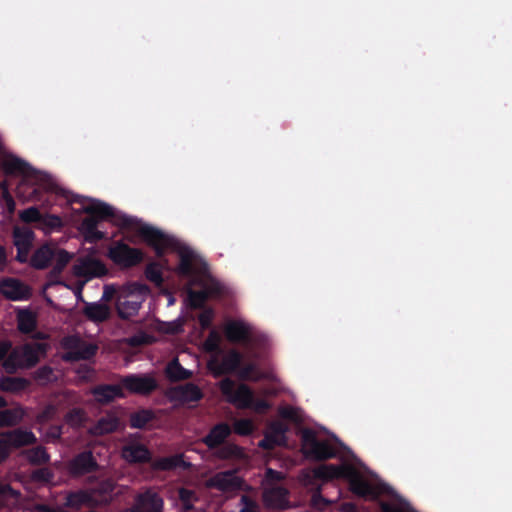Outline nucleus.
I'll list each match as a JSON object with an SVG mask.
<instances>
[{"label": "nucleus", "instance_id": "1", "mask_svg": "<svg viewBox=\"0 0 512 512\" xmlns=\"http://www.w3.org/2000/svg\"><path fill=\"white\" fill-rule=\"evenodd\" d=\"M63 196L68 203L79 204V208L73 209L75 214L85 213L89 215L77 227V230L86 242L95 243L104 239L106 233L101 231L98 225L100 221L110 219L118 226L137 230L143 240L158 255L169 252L177 253L180 260L179 272L183 275L194 276L195 282L199 278L200 284L204 286V290L201 292H189V300L192 305L197 306L207 296L218 292V288L214 287V279L208 274L204 260L185 244L153 226L139 223L137 220L122 214L98 199L75 195L70 192H63Z\"/></svg>", "mask_w": 512, "mask_h": 512}, {"label": "nucleus", "instance_id": "2", "mask_svg": "<svg viewBox=\"0 0 512 512\" xmlns=\"http://www.w3.org/2000/svg\"><path fill=\"white\" fill-rule=\"evenodd\" d=\"M314 476L321 479L345 478L351 491L361 497L374 499L382 494L389 495L388 502H382V512H414L409 503L392 488L380 482L354 455L340 465L324 464L315 468Z\"/></svg>", "mask_w": 512, "mask_h": 512}, {"label": "nucleus", "instance_id": "3", "mask_svg": "<svg viewBox=\"0 0 512 512\" xmlns=\"http://www.w3.org/2000/svg\"><path fill=\"white\" fill-rule=\"evenodd\" d=\"M0 164L6 174L22 178L17 187V194L24 201L34 199L38 189L46 188L42 184L45 176L14 154L3 151L0 154Z\"/></svg>", "mask_w": 512, "mask_h": 512}, {"label": "nucleus", "instance_id": "4", "mask_svg": "<svg viewBox=\"0 0 512 512\" xmlns=\"http://www.w3.org/2000/svg\"><path fill=\"white\" fill-rule=\"evenodd\" d=\"M149 294V288L142 283H127L119 288L105 286L102 299L109 301L116 297L117 311L122 318L136 315Z\"/></svg>", "mask_w": 512, "mask_h": 512}, {"label": "nucleus", "instance_id": "5", "mask_svg": "<svg viewBox=\"0 0 512 512\" xmlns=\"http://www.w3.org/2000/svg\"><path fill=\"white\" fill-rule=\"evenodd\" d=\"M301 449L307 458L324 459L336 454V447L342 443L335 435L324 437L320 431L301 430Z\"/></svg>", "mask_w": 512, "mask_h": 512}, {"label": "nucleus", "instance_id": "6", "mask_svg": "<svg viewBox=\"0 0 512 512\" xmlns=\"http://www.w3.org/2000/svg\"><path fill=\"white\" fill-rule=\"evenodd\" d=\"M220 389L226 400L238 408H251L257 413H262L270 407L266 400H254V393L248 386H236L228 378L220 382Z\"/></svg>", "mask_w": 512, "mask_h": 512}, {"label": "nucleus", "instance_id": "7", "mask_svg": "<svg viewBox=\"0 0 512 512\" xmlns=\"http://www.w3.org/2000/svg\"><path fill=\"white\" fill-rule=\"evenodd\" d=\"M46 350L47 345L44 343L26 344L17 347L3 362V367L9 373L20 368H29L38 362L40 357L46 353Z\"/></svg>", "mask_w": 512, "mask_h": 512}, {"label": "nucleus", "instance_id": "8", "mask_svg": "<svg viewBox=\"0 0 512 512\" xmlns=\"http://www.w3.org/2000/svg\"><path fill=\"white\" fill-rule=\"evenodd\" d=\"M284 478L283 473L268 469L263 482L264 494L263 499L265 504L270 508H285L288 504L287 490L283 487L273 486L274 481H279Z\"/></svg>", "mask_w": 512, "mask_h": 512}, {"label": "nucleus", "instance_id": "9", "mask_svg": "<svg viewBox=\"0 0 512 512\" xmlns=\"http://www.w3.org/2000/svg\"><path fill=\"white\" fill-rule=\"evenodd\" d=\"M73 275L86 283L92 278L101 277L107 273L106 266L96 257L88 255L80 257L72 268Z\"/></svg>", "mask_w": 512, "mask_h": 512}, {"label": "nucleus", "instance_id": "10", "mask_svg": "<svg viewBox=\"0 0 512 512\" xmlns=\"http://www.w3.org/2000/svg\"><path fill=\"white\" fill-rule=\"evenodd\" d=\"M62 346L66 350L63 359L67 361L88 359L96 352V346L90 342H86L77 336H70L62 341Z\"/></svg>", "mask_w": 512, "mask_h": 512}, {"label": "nucleus", "instance_id": "11", "mask_svg": "<svg viewBox=\"0 0 512 512\" xmlns=\"http://www.w3.org/2000/svg\"><path fill=\"white\" fill-rule=\"evenodd\" d=\"M109 258L117 265L131 267L143 260V253L137 248H131L124 243H116L108 251Z\"/></svg>", "mask_w": 512, "mask_h": 512}, {"label": "nucleus", "instance_id": "12", "mask_svg": "<svg viewBox=\"0 0 512 512\" xmlns=\"http://www.w3.org/2000/svg\"><path fill=\"white\" fill-rule=\"evenodd\" d=\"M287 427L279 422H271L264 431V439L259 442L263 449H273L286 444Z\"/></svg>", "mask_w": 512, "mask_h": 512}, {"label": "nucleus", "instance_id": "13", "mask_svg": "<svg viewBox=\"0 0 512 512\" xmlns=\"http://www.w3.org/2000/svg\"><path fill=\"white\" fill-rule=\"evenodd\" d=\"M122 385L132 393L148 394L156 389L157 380L151 374L130 375L123 378Z\"/></svg>", "mask_w": 512, "mask_h": 512}, {"label": "nucleus", "instance_id": "14", "mask_svg": "<svg viewBox=\"0 0 512 512\" xmlns=\"http://www.w3.org/2000/svg\"><path fill=\"white\" fill-rule=\"evenodd\" d=\"M13 238L17 248L16 259L21 263L27 262L34 241V233L29 228L15 227Z\"/></svg>", "mask_w": 512, "mask_h": 512}, {"label": "nucleus", "instance_id": "15", "mask_svg": "<svg viewBox=\"0 0 512 512\" xmlns=\"http://www.w3.org/2000/svg\"><path fill=\"white\" fill-rule=\"evenodd\" d=\"M241 360L242 356L233 350L224 357L222 362L219 361L218 356L212 357L208 362V369L214 376H219L234 371L239 366Z\"/></svg>", "mask_w": 512, "mask_h": 512}, {"label": "nucleus", "instance_id": "16", "mask_svg": "<svg viewBox=\"0 0 512 512\" xmlns=\"http://www.w3.org/2000/svg\"><path fill=\"white\" fill-rule=\"evenodd\" d=\"M224 332L231 342H245L253 333L252 327L243 320H229L224 325Z\"/></svg>", "mask_w": 512, "mask_h": 512}, {"label": "nucleus", "instance_id": "17", "mask_svg": "<svg viewBox=\"0 0 512 512\" xmlns=\"http://www.w3.org/2000/svg\"><path fill=\"white\" fill-rule=\"evenodd\" d=\"M206 486L216 488L223 492H231L240 488L241 479L235 472L228 471L216 474L207 481Z\"/></svg>", "mask_w": 512, "mask_h": 512}, {"label": "nucleus", "instance_id": "18", "mask_svg": "<svg viewBox=\"0 0 512 512\" xmlns=\"http://www.w3.org/2000/svg\"><path fill=\"white\" fill-rule=\"evenodd\" d=\"M122 458L129 463H143L151 459L148 448L139 442L125 444L121 451Z\"/></svg>", "mask_w": 512, "mask_h": 512}, {"label": "nucleus", "instance_id": "19", "mask_svg": "<svg viewBox=\"0 0 512 512\" xmlns=\"http://www.w3.org/2000/svg\"><path fill=\"white\" fill-rule=\"evenodd\" d=\"M201 396L199 388L193 384L175 387L169 393L170 399L179 404L196 402L201 398Z\"/></svg>", "mask_w": 512, "mask_h": 512}, {"label": "nucleus", "instance_id": "20", "mask_svg": "<svg viewBox=\"0 0 512 512\" xmlns=\"http://www.w3.org/2000/svg\"><path fill=\"white\" fill-rule=\"evenodd\" d=\"M163 508L162 499L155 493L148 491L137 498L133 512H161Z\"/></svg>", "mask_w": 512, "mask_h": 512}, {"label": "nucleus", "instance_id": "21", "mask_svg": "<svg viewBox=\"0 0 512 512\" xmlns=\"http://www.w3.org/2000/svg\"><path fill=\"white\" fill-rule=\"evenodd\" d=\"M1 293L11 300H22L29 296L27 286L16 279H6L0 284Z\"/></svg>", "mask_w": 512, "mask_h": 512}, {"label": "nucleus", "instance_id": "22", "mask_svg": "<svg viewBox=\"0 0 512 512\" xmlns=\"http://www.w3.org/2000/svg\"><path fill=\"white\" fill-rule=\"evenodd\" d=\"M8 451L11 448H19L22 446L35 443L36 436L30 430L17 429L4 434Z\"/></svg>", "mask_w": 512, "mask_h": 512}, {"label": "nucleus", "instance_id": "23", "mask_svg": "<svg viewBox=\"0 0 512 512\" xmlns=\"http://www.w3.org/2000/svg\"><path fill=\"white\" fill-rule=\"evenodd\" d=\"M190 466L189 462H186L183 454H176L168 457L160 458L152 463V467L155 470H173L176 468H187Z\"/></svg>", "mask_w": 512, "mask_h": 512}, {"label": "nucleus", "instance_id": "24", "mask_svg": "<svg viewBox=\"0 0 512 512\" xmlns=\"http://www.w3.org/2000/svg\"><path fill=\"white\" fill-rule=\"evenodd\" d=\"M54 246L43 245L38 248L30 259V263L34 268L43 269L52 261Z\"/></svg>", "mask_w": 512, "mask_h": 512}, {"label": "nucleus", "instance_id": "25", "mask_svg": "<svg viewBox=\"0 0 512 512\" xmlns=\"http://www.w3.org/2000/svg\"><path fill=\"white\" fill-rule=\"evenodd\" d=\"M96 463L90 452L78 455L71 463L70 469L74 474H83L93 470Z\"/></svg>", "mask_w": 512, "mask_h": 512}, {"label": "nucleus", "instance_id": "26", "mask_svg": "<svg viewBox=\"0 0 512 512\" xmlns=\"http://www.w3.org/2000/svg\"><path fill=\"white\" fill-rule=\"evenodd\" d=\"M96 400L100 403H108L115 398L121 397V388L116 385H107L93 390Z\"/></svg>", "mask_w": 512, "mask_h": 512}, {"label": "nucleus", "instance_id": "27", "mask_svg": "<svg viewBox=\"0 0 512 512\" xmlns=\"http://www.w3.org/2000/svg\"><path fill=\"white\" fill-rule=\"evenodd\" d=\"M85 314L92 321L101 322L108 318L110 309L105 303L96 302L86 306Z\"/></svg>", "mask_w": 512, "mask_h": 512}, {"label": "nucleus", "instance_id": "28", "mask_svg": "<svg viewBox=\"0 0 512 512\" xmlns=\"http://www.w3.org/2000/svg\"><path fill=\"white\" fill-rule=\"evenodd\" d=\"M24 417V410L21 407H14L0 411V427L14 426Z\"/></svg>", "mask_w": 512, "mask_h": 512}, {"label": "nucleus", "instance_id": "29", "mask_svg": "<svg viewBox=\"0 0 512 512\" xmlns=\"http://www.w3.org/2000/svg\"><path fill=\"white\" fill-rule=\"evenodd\" d=\"M230 428L226 424H219L215 426L211 432L206 436L205 443L209 447H215L222 443L225 438L229 435Z\"/></svg>", "mask_w": 512, "mask_h": 512}, {"label": "nucleus", "instance_id": "30", "mask_svg": "<svg viewBox=\"0 0 512 512\" xmlns=\"http://www.w3.org/2000/svg\"><path fill=\"white\" fill-rule=\"evenodd\" d=\"M63 227L62 219L57 215H42L39 228L46 234L59 231Z\"/></svg>", "mask_w": 512, "mask_h": 512}, {"label": "nucleus", "instance_id": "31", "mask_svg": "<svg viewBox=\"0 0 512 512\" xmlns=\"http://www.w3.org/2000/svg\"><path fill=\"white\" fill-rule=\"evenodd\" d=\"M18 328L22 332H30L36 325V315L29 310H19L17 313Z\"/></svg>", "mask_w": 512, "mask_h": 512}, {"label": "nucleus", "instance_id": "32", "mask_svg": "<svg viewBox=\"0 0 512 512\" xmlns=\"http://www.w3.org/2000/svg\"><path fill=\"white\" fill-rule=\"evenodd\" d=\"M166 374L170 379L183 380L189 378L192 375V372L183 368L178 359H174L166 367Z\"/></svg>", "mask_w": 512, "mask_h": 512}, {"label": "nucleus", "instance_id": "33", "mask_svg": "<svg viewBox=\"0 0 512 512\" xmlns=\"http://www.w3.org/2000/svg\"><path fill=\"white\" fill-rule=\"evenodd\" d=\"M72 258L73 254L64 249L54 247L52 256V261L55 264L54 271L60 273Z\"/></svg>", "mask_w": 512, "mask_h": 512}, {"label": "nucleus", "instance_id": "34", "mask_svg": "<svg viewBox=\"0 0 512 512\" xmlns=\"http://www.w3.org/2000/svg\"><path fill=\"white\" fill-rule=\"evenodd\" d=\"M27 385L25 379L2 377L0 378V390L8 392H17L24 389Z\"/></svg>", "mask_w": 512, "mask_h": 512}, {"label": "nucleus", "instance_id": "35", "mask_svg": "<svg viewBox=\"0 0 512 512\" xmlns=\"http://www.w3.org/2000/svg\"><path fill=\"white\" fill-rule=\"evenodd\" d=\"M95 501L96 500H94L89 493L84 492V491H79V492L70 494L67 497V505L74 507V508H79L82 505H88Z\"/></svg>", "mask_w": 512, "mask_h": 512}, {"label": "nucleus", "instance_id": "36", "mask_svg": "<svg viewBox=\"0 0 512 512\" xmlns=\"http://www.w3.org/2000/svg\"><path fill=\"white\" fill-rule=\"evenodd\" d=\"M119 425L118 419L114 415H108L102 418L94 429V433L103 434L114 431Z\"/></svg>", "mask_w": 512, "mask_h": 512}, {"label": "nucleus", "instance_id": "37", "mask_svg": "<svg viewBox=\"0 0 512 512\" xmlns=\"http://www.w3.org/2000/svg\"><path fill=\"white\" fill-rule=\"evenodd\" d=\"M234 431L242 436L251 434L255 429L256 425L252 419H239L233 423Z\"/></svg>", "mask_w": 512, "mask_h": 512}, {"label": "nucleus", "instance_id": "38", "mask_svg": "<svg viewBox=\"0 0 512 512\" xmlns=\"http://www.w3.org/2000/svg\"><path fill=\"white\" fill-rule=\"evenodd\" d=\"M146 278L156 285H161L163 282L162 266L158 263H150L145 271Z\"/></svg>", "mask_w": 512, "mask_h": 512}, {"label": "nucleus", "instance_id": "39", "mask_svg": "<svg viewBox=\"0 0 512 512\" xmlns=\"http://www.w3.org/2000/svg\"><path fill=\"white\" fill-rule=\"evenodd\" d=\"M26 458L35 464L43 463L48 460V455L42 447L31 449L25 453Z\"/></svg>", "mask_w": 512, "mask_h": 512}, {"label": "nucleus", "instance_id": "40", "mask_svg": "<svg viewBox=\"0 0 512 512\" xmlns=\"http://www.w3.org/2000/svg\"><path fill=\"white\" fill-rule=\"evenodd\" d=\"M279 415L295 422H301L303 420V413L295 407H281L279 409Z\"/></svg>", "mask_w": 512, "mask_h": 512}, {"label": "nucleus", "instance_id": "41", "mask_svg": "<svg viewBox=\"0 0 512 512\" xmlns=\"http://www.w3.org/2000/svg\"><path fill=\"white\" fill-rule=\"evenodd\" d=\"M19 216L22 221L27 222V223H30V222H39L40 223L41 218H42V214L35 207H30V208L23 210Z\"/></svg>", "mask_w": 512, "mask_h": 512}, {"label": "nucleus", "instance_id": "42", "mask_svg": "<svg viewBox=\"0 0 512 512\" xmlns=\"http://www.w3.org/2000/svg\"><path fill=\"white\" fill-rule=\"evenodd\" d=\"M253 369H254L253 366H248V367L243 368L239 372V377L241 379L251 380V381H258L260 379L269 378L270 377L268 374H262V373L253 372Z\"/></svg>", "mask_w": 512, "mask_h": 512}, {"label": "nucleus", "instance_id": "43", "mask_svg": "<svg viewBox=\"0 0 512 512\" xmlns=\"http://www.w3.org/2000/svg\"><path fill=\"white\" fill-rule=\"evenodd\" d=\"M151 419V414L147 411L135 413L131 416V426L134 428H142Z\"/></svg>", "mask_w": 512, "mask_h": 512}, {"label": "nucleus", "instance_id": "44", "mask_svg": "<svg viewBox=\"0 0 512 512\" xmlns=\"http://www.w3.org/2000/svg\"><path fill=\"white\" fill-rule=\"evenodd\" d=\"M179 498L185 510H190L193 502L196 500L194 492L187 489L179 490Z\"/></svg>", "mask_w": 512, "mask_h": 512}, {"label": "nucleus", "instance_id": "45", "mask_svg": "<svg viewBox=\"0 0 512 512\" xmlns=\"http://www.w3.org/2000/svg\"><path fill=\"white\" fill-rule=\"evenodd\" d=\"M84 420V414L81 410L75 409L67 414L66 422L71 426H78Z\"/></svg>", "mask_w": 512, "mask_h": 512}, {"label": "nucleus", "instance_id": "46", "mask_svg": "<svg viewBox=\"0 0 512 512\" xmlns=\"http://www.w3.org/2000/svg\"><path fill=\"white\" fill-rule=\"evenodd\" d=\"M181 329H182V322L179 319L164 323L160 326V330L165 333H177Z\"/></svg>", "mask_w": 512, "mask_h": 512}, {"label": "nucleus", "instance_id": "47", "mask_svg": "<svg viewBox=\"0 0 512 512\" xmlns=\"http://www.w3.org/2000/svg\"><path fill=\"white\" fill-rule=\"evenodd\" d=\"M220 337L215 331L211 332L204 343V347L207 351H213L218 348Z\"/></svg>", "mask_w": 512, "mask_h": 512}, {"label": "nucleus", "instance_id": "48", "mask_svg": "<svg viewBox=\"0 0 512 512\" xmlns=\"http://www.w3.org/2000/svg\"><path fill=\"white\" fill-rule=\"evenodd\" d=\"M36 377L42 382L51 381L53 379V371L48 367L41 368L37 371Z\"/></svg>", "mask_w": 512, "mask_h": 512}, {"label": "nucleus", "instance_id": "49", "mask_svg": "<svg viewBox=\"0 0 512 512\" xmlns=\"http://www.w3.org/2000/svg\"><path fill=\"white\" fill-rule=\"evenodd\" d=\"M56 413V408L52 405L47 406L37 417L38 422L51 419Z\"/></svg>", "mask_w": 512, "mask_h": 512}, {"label": "nucleus", "instance_id": "50", "mask_svg": "<svg viewBox=\"0 0 512 512\" xmlns=\"http://www.w3.org/2000/svg\"><path fill=\"white\" fill-rule=\"evenodd\" d=\"M242 503L243 507L240 512H258V505L255 502L242 497Z\"/></svg>", "mask_w": 512, "mask_h": 512}, {"label": "nucleus", "instance_id": "51", "mask_svg": "<svg viewBox=\"0 0 512 512\" xmlns=\"http://www.w3.org/2000/svg\"><path fill=\"white\" fill-rule=\"evenodd\" d=\"M328 504V501H326L320 494H314L312 497V505L316 509L322 510L324 507Z\"/></svg>", "mask_w": 512, "mask_h": 512}, {"label": "nucleus", "instance_id": "52", "mask_svg": "<svg viewBox=\"0 0 512 512\" xmlns=\"http://www.w3.org/2000/svg\"><path fill=\"white\" fill-rule=\"evenodd\" d=\"M212 317H213V313L212 311H204L203 313L200 314L199 316V322L200 324L203 326V327H207L211 320H212Z\"/></svg>", "mask_w": 512, "mask_h": 512}, {"label": "nucleus", "instance_id": "53", "mask_svg": "<svg viewBox=\"0 0 512 512\" xmlns=\"http://www.w3.org/2000/svg\"><path fill=\"white\" fill-rule=\"evenodd\" d=\"M2 200L5 202L9 211L14 210V207H15L14 201H13L12 197L9 195L6 187L4 188V191H3Z\"/></svg>", "mask_w": 512, "mask_h": 512}, {"label": "nucleus", "instance_id": "54", "mask_svg": "<svg viewBox=\"0 0 512 512\" xmlns=\"http://www.w3.org/2000/svg\"><path fill=\"white\" fill-rule=\"evenodd\" d=\"M92 370L88 366L81 367L78 371V377L81 380H88L92 375Z\"/></svg>", "mask_w": 512, "mask_h": 512}, {"label": "nucleus", "instance_id": "55", "mask_svg": "<svg viewBox=\"0 0 512 512\" xmlns=\"http://www.w3.org/2000/svg\"><path fill=\"white\" fill-rule=\"evenodd\" d=\"M61 435V428L59 426L52 427L49 432L45 434L47 440H54Z\"/></svg>", "mask_w": 512, "mask_h": 512}, {"label": "nucleus", "instance_id": "56", "mask_svg": "<svg viewBox=\"0 0 512 512\" xmlns=\"http://www.w3.org/2000/svg\"><path fill=\"white\" fill-rule=\"evenodd\" d=\"M9 451L6 445L4 434H0V461L5 459Z\"/></svg>", "mask_w": 512, "mask_h": 512}, {"label": "nucleus", "instance_id": "57", "mask_svg": "<svg viewBox=\"0 0 512 512\" xmlns=\"http://www.w3.org/2000/svg\"><path fill=\"white\" fill-rule=\"evenodd\" d=\"M226 450H227V453L224 455L225 457L226 456H240V455H242V450L239 447L234 446V445H229L228 447H226Z\"/></svg>", "mask_w": 512, "mask_h": 512}, {"label": "nucleus", "instance_id": "58", "mask_svg": "<svg viewBox=\"0 0 512 512\" xmlns=\"http://www.w3.org/2000/svg\"><path fill=\"white\" fill-rule=\"evenodd\" d=\"M10 348H11V344L9 342H7V341L0 342V361L9 352Z\"/></svg>", "mask_w": 512, "mask_h": 512}, {"label": "nucleus", "instance_id": "59", "mask_svg": "<svg viewBox=\"0 0 512 512\" xmlns=\"http://www.w3.org/2000/svg\"><path fill=\"white\" fill-rule=\"evenodd\" d=\"M0 494L1 495H13V496H17L16 492L14 490H12L9 486L7 485H0Z\"/></svg>", "mask_w": 512, "mask_h": 512}, {"label": "nucleus", "instance_id": "60", "mask_svg": "<svg viewBox=\"0 0 512 512\" xmlns=\"http://www.w3.org/2000/svg\"><path fill=\"white\" fill-rule=\"evenodd\" d=\"M6 264V252L3 247L0 246V270L4 268Z\"/></svg>", "mask_w": 512, "mask_h": 512}, {"label": "nucleus", "instance_id": "61", "mask_svg": "<svg viewBox=\"0 0 512 512\" xmlns=\"http://www.w3.org/2000/svg\"><path fill=\"white\" fill-rule=\"evenodd\" d=\"M80 280H81L80 286L75 289V295H76L78 300L82 299V288H83V286L85 284V283H83V279H80Z\"/></svg>", "mask_w": 512, "mask_h": 512}, {"label": "nucleus", "instance_id": "62", "mask_svg": "<svg viewBox=\"0 0 512 512\" xmlns=\"http://www.w3.org/2000/svg\"><path fill=\"white\" fill-rule=\"evenodd\" d=\"M263 395L265 396H271V395H274L277 393V391L275 389H263L262 392H261Z\"/></svg>", "mask_w": 512, "mask_h": 512}, {"label": "nucleus", "instance_id": "63", "mask_svg": "<svg viewBox=\"0 0 512 512\" xmlns=\"http://www.w3.org/2000/svg\"><path fill=\"white\" fill-rule=\"evenodd\" d=\"M58 286H64V287H66V288H69V286H68V285L63 284V283H49V284L47 285V288H53V287H58Z\"/></svg>", "mask_w": 512, "mask_h": 512}, {"label": "nucleus", "instance_id": "64", "mask_svg": "<svg viewBox=\"0 0 512 512\" xmlns=\"http://www.w3.org/2000/svg\"><path fill=\"white\" fill-rule=\"evenodd\" d=\"M353 509L351 504H346L343 506V512H350Z\"/></svg>", "mask_w": 512, "mask_h": 512}]
</instances>
